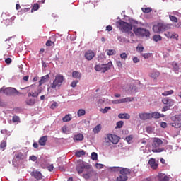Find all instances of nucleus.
I'll return each mask as SVG.
<instances>
[{
    "instance_id": "nucleus-1",
    "label": "nucleus",
    "mask_w": 181,
    "mask_h": 181,
    "mask_svg": "<svg viewBox=\"0 0 181 181\" xmlns=\"http://www.w3.org/2000/svg\"><path fill=\"white\" fill-rule=\"evenodd\" d=\"M129 22H130V23L122 20H119L116 22V26L119 29V30H121V32H123L124 33H128L132 30V25L133 26H135V25H139V23L138 21L134 20L132 18H129Z\"/></svg>"
},
{
    "instance_id": "nucleus-2",
    "label": "nucleus",
    "mask_w": 181,
    "mask_h": 181,
    "mask_svg": "<svg viewBox=\"0 0 181 181\" xmlns=\"http://www.w3.org/2000/svg\"><path fill=\"white\" fill-rule=\"evenodd\" d=\"M76 170L79 175L83 172H86L83 174L84 179H90V177H91V165L88 163L81 160H78Z\"/></svg>"
},
{
    "instance_id": "nucleus-3",
    "label": "nucleus",
    "mask_w": 181,
    "mask_h": 181,
    "mask_svg": "<svg viewBox=\"0 0 181 181\" xmlns=\"http://www.w3.org/2000/svg\"><path fill=\"white\" fill-rule=\"evenodd\" d=\"M170 26H172L170 24L158 23L153 26V32H154V33L160 35V33H163V32H165V30H169V29H170Z\"/></svg>"
},
{
    "instance_id": "nucleus-4",
    "label": "nucleus",
    "mask_w": 181,
    "mask_h": 181,
    "mask_svg": "<svg viewBox=\"0 0 181 181\" xmlns=\"http://www.w3.org/2000/svg\"><path fill=\"white\" fill-rule=\"evenodd\" d=\"M64 81V76L60 74H58L55 76V79L53 83H51V86L47 88V91H49L50 88L54 90H59Z\"/></svg>"
},
{
    "instance_id": "nucleus-5",
    "label": "nucleus",
    "mask_w": 181,
    "mask_h": 181,
    "mask_svg": "<svg viewBox=\"0 0 181 181\" xmlns=\"http://www.w3.org/2000/svg\"><path fill=\"white\" fill-rule=\"evenodd\" d=\"M134 32L135 35L141 37H149L151 36V32L149 30L143 28H136V25H134Z\"/></svg>"
},
{
    "instance_id": "nucleus-6",
    "label": "nucleus",
    "mask_w": 181,
    "mask_h": 181,
    "mask_svg": "<svg viewBox=\"0 0 181 181\" xmlns=\"http://www.w3.org/2000/svg\"><path fill=\"white\" fill-rule=\"evenodd\" d=\"M111 67H112V62L110 61L107 64H102L95 66V70L96 71H101V73H105V71H108Z\"/></svg>"
},
{
    "instance_id": "nucleus-7",
    "label": "nucleus",
    "mask_w": 181,
    "mask_h": 181,
    "mask_svg": "<svg viewBox=\"0 0 181 181\" xmlns=\"http://www.w3.org/2000/svg\"><path fill=\"white\" fill-rule=\"evenodd\" d=\"M107 138L110 142L117 145L118 142H119V137L115 134H107Z\"/></svg>"
},
{
    "instance_id": "nucleus-8",
    "label": "nucleus",
    "mask_w": 181,
    "mask_h": 181,
    "mask_svg": "<svg viewBox=\"0 0 181 181\" xmlns=\"http://www.w3.org/2000/svg\"><path fill=\"white\" fill-rule=\"evenodd\" d=\"M3 93L6 95H12V94H19V92L15 88H6L3 90Z\"/></svg>"
},
{
    "instance_id": "nucleus-9",
    "label": "nucleus",
    "mask_w": 181,
    "mask_h": 181,
    "mask_svg": "<svg viewBox=\"0 0 181 181\" xmlns=\"http://www.w3.org/2000/svg\"><path fill=\"white\" fill-rule=\"evenodd\" d=\"M173 122L170 123L171 127H173L174 128L178 129L179 131H181V122L179 121H176V117L174 116L171 118Z\"/></svg>"
},
{
    "instance_id": "nucleus-10",
    "label": "nucleus",
    "mask_w": 181,
    "mask_h": 181,
    "mask_svg": "<svg viewBox=\"0 0 181 181\" xmlns=\"http://www.w3.org/2000/svg\"><path fill=\"white\" fill-rule=\"evenodd\" d=\"M158 180L159 181H169L171 179L170 175H167L165 173H158Z\"/></svg>"
},
{
    "instance_id": "nucleus-11",
    "label": "nucleus",
    "mask_w": 181,
    "mask_h": 181,
    "mask_svg": "<svg viewBox=\"0 0 181 181\" xmlns=\"http://www.w3.org/2000/svg\"><path fill=\"white\" fill-rule=\"evenodd\" d=\"M152 146H153L152 152L156 153L163 152V148H160V146L159 144H156L155 141H153Z\"/></svg>"
},
{
    "instance_id": "nucleus-12",
    "label": "nucleus",
    "mask_w": 181,
    "mask_h": 181,
    "mask_svg": "<svg viewBox=\"0 0 181 181\" xmlns=\"http://www.w3.org/2000/svg\"><path fill=\"white\" fill-rule=\"evenodd\" d=\"M163 104L165 105H168L169 107H173L175 105V100L173 99H170L169 98H164L162 99Z\"/></svg>"
},
{
    "instance_id": "nucleus-13",
    "label": "nucleus",
    "mask_w": 181,
    "mask_h": 181,
    "mask_svg": "<svg viewBox=\"0 0 181 181\" xmlns=\"http://www.w3.org/2000/svg\"><path fill=\"white\" fill-rule=\"evenodd\" d=\"M139 117L140 119H141L142 121H145L146 119H151V113H146V112L139 113Z\"/></svg>"
},
{
    "instance_id": "nucleus-14",
    "label": "nucleus",
    "mask_w": 181,
    "mask_h": 181,
    "mask_svg": "<svg viewBox=\"0 0 181 181\" xmlns=\"http://www.w3.org/2000/svg\"><path fill=\"white\" fill-rule=\"evenodd\" d=\"M95 56L94 52L91 50H88L85 53V59H86V60H93Z\"/></svg>"
},
{
    "instance_id": "nucleus-15",
    "label": "nucleus",
    "mask_w": 181,
    "mask_h": 181,
    "mask_svg": "<svg viewBox=\"0 0 181 181\" xmlns=\"http://www.w3.org/2000/svg\"><path fill=\"white\" fill-rule=\"evenodd\" d=\"M15 158L17 159V160L25 162V160H26V156L23 154V153H17L15 155Z\"/></svg>"
},
{
    "instance_id": "nucleus-16",
    "label": "nucleus",
    "mask_w": 181,
    "mask_h": 181,
    "mask_svg": "<svg viewBox=\"0 0 181 181\" xmlns=\"http://www.w3.org/2000/svg\"><path fill=\"white\" fill-rule=\"evenodd\" d=\"M151 114V118H154L155 119H158V118H164L165 117V115L163 114H160L158 112H154Z\"/></svg>"
},
{
    "instance_id": "nucleus-17",
    "label": "nucleus",
    "mask_w": 181,
    "mask_h": 181,
    "mask_svg": "<svg viewBox=\"0 0 181 181\" xmlns=\"http://www.w3.org/2000/svg\"><path fill=\"white\" fill-rule=\"evenodd\" d=\"M50 80V76L49 74H47L44 76L41 77V79L39 81L40 86H42V84H45V83H47Z\"/></svg>"
},
{
    "instance_id": "nucleus-18",
    "label": "nucleus",
    "mask_w": 181,
    "mask_h": 181,
    "mask_svg": "<svg viewBox=\"0 0 181 181\" xmlns=\"http://www.w3.org/2000/svg\"><path fill=\"white\" fill-rule=\"evenodd\" d=\"M31 175L33 176L35 179H36L37 180H42V173L39 171L32 172Z\"/></svg>"
},
{
    "instance_id": "nucleus-19",
    "label": "nucleus",
    "mask_w": 181,
    "mask_h": 181,
    "mask_svg": "<svg viewBox=\"0 0 181 181\" xmlns=\"http://www.w3.org/2000/svg\"><path fill=\"white\" fill-rule=\"evenodd\" d=\"M148 165H150V166L152 169L158 168V163H156V160H155V158H151L148 160Z\"/></svg>"
},
{
    "instance_id": "nucleus-20",
    "label": "nucleus",
    "mask_w": 181,
    "mask_h": 181,
    "mask_svg": "<svg viewBox=\"0 0 181 181\" xmlns=\"http://www.w3.org/2000/svg\"><path fill=\"white\" fill-rule=\"evenodd\" d=\"M46 142H47V136H43L40 137L38 141V144L41 146H45V145H46Z\"/></svg>"
},
{
    "instance_id": "nucleus-21",
    "label": "nucleus",
    "mask_w": 181,
    "mask_h": 181,
    "mask_svg": "<svg viewBox=\"0 0 181 181\" xmlns=\"http://www.w3.org/2000/svg\"><path fill=\"white\" fill-rule=\"evenodd\" d=\"M118 117L120 119H129L131 118V115L128 113H120Z\"/></svg>"
},
{
    "instance_id": "nucleus-22",
    "label": "nucleus",
    "mask_w": 181,
    "mask_h": 181,
    "mask_svg": "<svg viewBox=\"0 0 181 181\" xmlns=\"http://www.w3.org/2000/svg\"><path fill=\"white\" fill-rule=\"evenodd\" d=\"M74 141H83L84 139V135L79 133L78 134H76L73 136Z\"/></svg>"
},
{
    "instance_id": "nucleus-23",
    "label": "nucleus",
    "mask_w": 181,
    "mask_h": 181,
    "mask_svg": "<svg viewBox=\"0 0 181 181\" xmlns=\"http://www.w3.org/2000/svg\"><path fill=\"white\" fill-rule=\"evenodd\" d=\"M120 175H130L131 173V169L129 168H122L119 171Z\"/></svg>"
},
{
    "instance_id": "nucleus-24",
    "label": "nucleus",
    "mask_w": 181,
    "mask_h": 181,
    "mask_svg": "<svg viewBox=\"0 0 181 181\" xmlns=\"http://www.w3.org/2000/svg\"><path fill=\"white\" fill-rule=\"evenodd\" d=\"M159 76H160V72L158 71H153L150 76L151 77V78H154V79H156L158 78V77H159Z\"/></svg>"
},
{
    "instance_id": "nucleus-25",
    "label": "nucleus",
    "mask_w": 181,
    "mask_h": 181,
    "mask_svg": "<svg viewBox=\"0 0 181 181\" xmlns=\"http://www.w3.org/2000/svg\"><path fill=\"white\" fill-rule=\"evenodd\" d=\"M71 119H73V117L70 114L66 115L65 117L62 118L63 122H69Z\"/></svg>"
},
{
    "instance_id": "nucleus-26",
    "label": "nucleus",
    "mask_w": 181,
    "mask_h": 181,
    "mask_svg": "<svg viewBox=\"0 0 181 181\" xmlns=\"http://www.w3.org/2000/svg\"><path fill=\"white\" fill-rule=\"evenodd\" d=\"M117 40H119L120 43H129V40L121 36L117 37Z\"/></svg>"
},
{
    "instance_id": "nucleus-27",
    "label": "nucleus",
    "mask_w": 181,
    "mask_h": 181,
    "mask_svg": "<svg viewBox=\"0 0 181 181\" xmlns=\"http://www.w3.org/2000/svg\"><path fill=\"white\" fill-rule=\"evenodd\" d=\"M72 77L74 78H81V74L78 71H74L72 72Z\"/></svg>"
},
{
    "instance_id": "nucleus-28",
    "label": "nucleus",
    "mask_w": 181,
    "mask_h": 181,
    "mask_svg": "<svg viewBox=\"0 0 181 181\" xmlns=\"http://www.w3.org/2000/svg\"><path fill=\"white\" fill-rule=\"evenodd\" d=\"M134 101V98L132 97H127V98H122L121 99V103H131Z\"/></svg>"
},
{
    "instance_id": "nucleus-29",
    "label": "nucleus",
    "mask_w": 181,
    "mask_h": 181,
    "mask_svg": "<svg viewBox=\"0 0 181 181\" xmlns=\"http://www.w3.org/2000/svg\"><path fill=\"white\" fill-rule=\"evenodd\" d=\"M75 155L78 158H81V156H84V155H86V151L84 150H81L79 151H76Z\"/></svg>"
},
{
    "instance_id": "nucleus-30",
    "label": "nucleus",
    "mask_w": 181,
    "mask_h": 181,
    "mask_svg": "<svg viewBox=\"0 0 181 181\" xmlns=\"http://www.w3.org/2000/svg\"><path fill=\"white\" fill-rule=\"evenodd\" d=\"M128 177L127 175H119L117 177L116 181H127Z\"/></svg>"
},
{
    "instance_id": "nucleus-31",
    "label": "nucleus",
    "mask_w": 181,
    "mask_h": 181,
    "mask_svg": "<svg viewBox=\"0 0 181 181\" xmlns=\"http://www.w3.org/2000/svg\"><path fill=\"white\" fill-rule=\"evenodd\" d=\"M173 71H175V73H179V65L177 64V63L176 62H173Z\"/></svg>"
},
{
    "instance_id": "nucleus-32",
    "label": "nucleus",
    "mask_w": 181,
    "mask_h": 181,
    "mask_svg": "<svg viewBox=\"0 0 181 181\" xmlns=\"http://www.w3.org/2000/svg\"><path fill=\"white\" fill-rule=\"evenodd\" d=\"M153 42H160V40H162V36L160 35H154L153 36Z\"/></svg>"
},
{
    "instance_id": "nucleus-33",
    "label": "nucleus",
    "mask_w": 181,
    "mask_h": 181,
    "mask_svg": "<svg viewBox=\"0 0 181 181\" xmlns=\"http://www.w3.org/2000/svg\"><path fill=\"white\" fill-rule=\"evenodd\" d=\"M173 93H174L173 90H165L162 93V95H163V97H168V95H172Z\"/></svg>"
},
{
    "instance_id": "nucleus-34",
    "label": "nucleus",
    "mask_w": 181,
    "mask_h": 181,
    "mask_svg": "<svg viewBox=\"0 0 181 181\" xmlns=\"http://www.w3.org/2000/svg\"><path fill=\"white\" fill-rule=\"evenodd\" d=\"M35 103L36 100L35 99H29L25 101V104H27V105H35Z\"/></svg>"
},
{
    "instance_id": "nucleus-35",
    "label": "nucleus",
    "mask_w": 181,
    "mask_h": 181,
    "mask_svg": "<svg viewBox=\"0 0 181 181\" xmlns=\"http://www.w3.org/2000/svg\"><path fill=\"white\" fill-rule=\"evenodd\" d=\"M94 134H98L101 131V124H98L93 129Z\"/></svg>"
},
{
    "instance_id": "nucleus-36",
    "label": "nucleus",
    "mask_w": 181,
    "mask_h": 181,
    "mask_svg": "<svg viewBox=\"0 0 181 181\" xmlns=\"http://www.w3.org/2000/svg\"><path fill=\"white\" fill-rule=\"evenodd\" d=\"M141 11L144 13H150V12H152V8L151 7L142 8Z\"/></svg>"
},
{
    "instance_id": "nucleus-37",
    "label": "nucleus",
    "mask_w": 181,
    "mask_h": 181,
    "mask_svg": "<svg viewBox=\"0 0 181 181\" xmlns=\"http://www.w3.org/2000/svg\"><path fill=\"white\" fill-rule=\"evenodd\" d=\"M153 142H155L156 145H159L160 146L163 144V141L158 138H154Z\"/></svg>"
},
{
    "instance_id": "nucleus-38",
    "label": "nucleus",
    "mask_w": 181,
    "mask_h": 181,
    "mask_svg": "<svg viewBox=\"0 0 181 181\" xmlns=\"http://www.w3.org/2000/svg\"><path fill=\"white\" fill-rule=\"evenodd\" d=\"M78 117H83V115H86V110L83 109H80L78 110Z\"/></svg>"
},
{
    "instance_id": "nucleus-39",
    "label": "nucleus",
    "mask_w": 181,
    "mask_h": 181,
    "mask_svg": "<svg viewBox=\"0 0 181 181\" xmlns=\"http://www.w3.org/2000/svg\"><path fill=\"white\" fill-rule=\"evenodd\" d=\"M90 158L92 160H97V159H98V154H97L95 152H92Z\"/></svg>"
},
{
    "instance_id": "nucleus-40",
    "label": "nucleus",
    "mask_w": 181,
    "mask_h": 181,
    "mask_svg": "<svg viewBox=\"0 0 181 181\" xmlns=\"http://www.w3.org/2000/svg\"><path fill=\"white\" fill-rule=\"evenodd\" d=\"M117 52L115 51V49H109L107 50V56H114L115 54H116Z\"/></svg>"
},
{
    "instance_id": "nucleus-41",
    "label": "nucleus",
    "mask_w": 181,
    "mask_h": 181,
    "mask_svg": "<svg viewBox=\"0 0 181 181\" xmlns=\"http://www.w3.org/2000/svg\"><path fill=\"white\" fill-rule=\"evenodd\" d=\"M5 148H6V141H2L0 144V149H3V151H4Z\"/></svg>"
},
{
    "instance_id": "nucleus-42",
    "label": "nucleus",
    "mask_w": 181,
    "mask_h": 181,
    "mask_svg": "<svg viewBox=\"0 0 181 181\" xmlns=\"http://www.w3.org/2000/svg\"><path fill=\"white\" fill-rule=\"evenodd\" d=\"M116 128H122L124 127V122L123 121H119L116 124Z\"/></svg>"
},
{
    "instance_id": "nucleus-43",
    "label": "nucleus",
    "mask_w": 181,
    "mask_h": 181,
    "mask_svg": "<svg viewBox=\"0 0 181 181\" xmlns=\"http://www.w3.org/2000/svg\"><path fill=\"white\" fill-rule=\"evenodd\" d=\"M169 19L171 21V22H177V18L175 16L170 15Z\"/></svg>"
},
{
    "instance_id": "nucleus-44",
    "label": "nucleus",
    "mask_w": 181,
    "mask_h": 181,
    "mask_svg": "<svg viewBox=\"0 0 181 181\" xmlns=\"http://www.w3.org/2000/svg\"><path fill=\"white\" fill-rule=\"evenodd\" d=\"M5 22H6V23H4L6 26H9V25H12V18H6Z\"/></svg>"
},
{
    "instance_id": "nucleus-45",
    "label": "nucleus",
    "mask_w": 181,
    "mask_h": 181,
    "mask_svg": "<svg viewBox=\"0 0 181 181\" xmlns=\"http://www.w3.org/2000/svg\"><path fill=\"white\" fill-rule=\"evenodd\" d=\"M39 4H34L32 9H31V12H33V11H37L39 9Z\"/></svg>"
},
{
    "instance_id": "nucleus-46",
    "label": "nucleus",
    "mask_w": 181,
    "mask_h": 181,
    "mask_svg": "<svg viewBox=\"0 0 181 181\" xmlns=\"http://www.w3.org/2000/svg\"><path fill=\"white\" fill-rule=\"evenodd\" d=\"M179 35L176 34V33H171V39H175V40H178Z\"/></svg>"
},
{
    "instance_id": "nucleus-47",
    "label": "nucleus",
    "mask_w": 181,
    "mask_h": 181,
    "mask_svg": "<svg viewBox=\"0 0 181 181\" xmlns=\"http://www.w3.org/2000/svg\"><path fill=\"white\" fill-rule=\"evenodd\" d=\"M46 46L47 47H50V46H54V42L52 41V40H47L46 42Z\"/></svg>"
},
{
    "instance_id": "nucleus-48",
    "label": "nucleus",
    "mask_w": 181,
    "mask_h": 181,
    "mask_svg": "<svg viewBox=\"0 0 181 181\" xmlns=\"http://www.w3.org/2000/svg\"><path fill=\"white\" fill-rule=\"evenodd\" d=\"M120 57H121V59H123L124 60H127V59H128V55L127 54V53L123 52L120 54Z\"/></svg>"
},
{
    "instance_id": "nucleus-49",
    "label": "nucleus",
    "mask_w": 181,
    "mask_h": 181,
    "mask_svg": "<svg viewBox=\"0 0 181 181\" xmlns=\"http://www.w3.org/2000/svg\"><path fill=\"white\" fill-rule=\"evenodd\" d=\"M110 110H111V107H105L103 110L102 112L103 114H107L108 112V111H110Z\"/></svg>"
},
{
    "instance_id": "nucleus-50",
    "label": "nucleus",
    "mask_w": 181,
    "mask_h": 181,
    "mask_svg": "<svg viewBox=\"0 0 181 181\" xmlns=\"http://www.w3.org/2000/svg\"><path fill=\"white\" fill-rule=\"evenodd\" d=\"M42 91H43V88H42V86H40V83H39V86L37 89V93L38 95L40 94V93H42Z\"/></svg>"
},
{
    "instance_id": "nucleus-51",
    "label": "nucleus",
    "mask_w": 181,
    "mask_h": 181,
    "mask_svg": "<svg viewBox=\"0 0 181 181\" xmlns=\"http://www.w3.org/2000/svg\"><path fill=\"white\" fill-rule=\"evenodd\" d=\"M165 36L168 38V39H172V33L170 32H165L164 33Z\"/></svg>"
},
{
    "instance_id": "nucleus-52",
    "label": "nucleus",
    "mask_w": 181,
    "mask_h": 181,
    "mask_svg": "<svg viewBox=\"0 0 181 181\" xmlns=\"http://www.w3.org/2000/svg\"><path fill=\"white\" fill-rule=\"evenodd\" d=\"M20 119L19 116H13L12 118L13 122H19Z\"/></svg>"
},
{
    "instance_id": "nucleus-53",
    "label": "nucleus",
    "mask_w": 181,
    "mask_h": 181,
    "mask_svg": "<svg viewBox=\"0 0 181 181\" xmlns=\"http://www.w3.org/2000/svg\"><path fill=\"white\" fill-rule=\"evenodd\" d=\"M78 83V81L77 80H75V81H73L71 83V86L74 88L75 87L77 86V83Z\"/></svg>"
},
{
    "instance_id": "nucleus-54",
    "label": "nucleus",
    "mask_w": 181,
    "mask_h": 181,
    "mask_svg": "<svg viewBox=\"0 0 181 181\" xmlns=\"http://www.w3.org/2000/svg\"><path fill=\"white\" fill-rule=\"evenodd\" d=\"M170 107L171 106H168V105H166V106H164L162 109V112H165L166 111H169V110H170Z\"/></svg>"
},
{
    "instance_id": "nucleus-55",
    "label": "nucleus",
    "mask_w": 181,
    "mask_h": 181,
    "mask_svg": "<svg viewBox=\"0 0 181 181\" xmlns=\"http://www.w3.org/2000/svg\"><path fill=\"white\" fill-rule=\"evenodd\" d=\"M136 50H137V52H139V53H142V52H144V47H142V46H141V47L138 46V47H136Z\"/></svg>"
},
{
    "instance_id": "nucleus-56",
    "label": "nucleus",
    "mask_w": 181,
    "mask_h": 181,
    "mask_svg": "<svg viewBox=\"0 0 181 181\" xmlns=\"http://www.w3.org/2000/svg\"><path fill=\"white\" fill-rule=\"evenodd\" d=\"M95 168L97 169H103V168H104V165L100 164V163H96L95 164Z\"/></svg>"
},
{
    "instance_id": "nucleus-57",
    "label": "nucleus",
    "mask_w": 181,
    "mask_h": 181,
    "mask_svg": "<svg viewBox=\"0 0 181 181\" xmlns=\"http://www.w3.org/2000/svg\"><path fill=\"white\" fill-rule=\"evenodd\" d=\"M30 160H32V162H36L37 157H36V156H30Z\"/></svg>"
},
{
    "instance_id": "nucleus-58",
    "label": "nucleus",
    "mask_w": 181,
    "mask_h": 181,
    "mask_svg": "<svg viewBox=\"0 0 181 181\" xmlns=\"http://www.w3.org/2000/svg\"><path fill=\"white\" fill-rule=\"evenodd\" d=\"M160 125L161 128H166L168 127V123H166L165 122H162L160 123Z\"/></svg>"
},
{
    "instance_id": "nucleus-59",
    "label": "nucleus",
    "mask_w": 181,
    "mask_h": 181,
    "mask_svg": "<svg viewBox=\"0 0 181 181\" xmlns=\"http://www.w3.org/2000/svg\"><path fill=\"white\" fill-rule=\"evenodd\" d=\"M176 121L181 122V114L175 115Z\"/></svg>"
},
{
    "instance_id": "nucleus-60",
    "label": "nucleus",
    "mask_w": 181,
    "mask_h": 181,
    "mask_svg": "<svg viewBox=\"0 0 181 181\" xmlns=\"http://www.w3.org/2000/svg\"><path fill=\"white\" fill-rule=\"evenodd\" d=\"M139 62H141V60L139 59V58L134 57H133V62L134 63H139Z\"/></svg>"
},
{
    "instance_id": "nucleus-61",
    "label": "nucleus",
    "mask_w": 181,
    "mask_h": 181,
    "mask_svg": "<svg viewBox=\"0 0 181 181\" xmlns=\"http://www.w3.org/2000/svg\"><path fill=\"white\" fill-rule=\"evenodd\" d=\"M5 63H6V64H11L12 63V59H11V58L6 59Z\"/></svg>"
},
{
    "instance_id": "nucleus-62",
    "label": "nucleus",
    "mask_w": 181,
    "mask_h": 181,
    "mask_svg": "<svg viewBox=\"0 0 181 181\" xmlns=\"http://www.w3.org/2000/svg\"><path fill=\"white\" fill-rule=\"evenodd\" d=\"M143 57H144V59H149V57H151V53L144 54Z\"/></svg>"
},
{
    "instance_id": "nucleus-63",
    "label": "nucleus",
    "mask_w": 181,
    "mask_h": 181,
    "mask_svg": "<svg viewBox=\"0 0 181 181\" xmlns=\"http://www.w3.org/2000/svg\"><path fill=\"white\" fill-rule=\"evenodd\" d=\"M57 107V102H54L52 105H51V108L52 110H54V108H56Z\"/></svg>"
},
{
    "instance_id": "nucleus-64",
    "label": "nucleus",
    "mask_w": 181,
    "mask_h": 181,
    "mask_svg": "<svg viewBox=\"0 0 181 181\" xmlns=\"http://www.w3.org/2000/svg\"><path fill=\"white\" fill-rule=\"evenodd\" d=\"M54 168V167L53 166V164H51L49 166L47 167V169H48L49 172H52Z\"/></svg>"
}]
</instances>
